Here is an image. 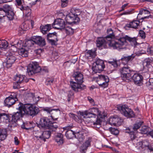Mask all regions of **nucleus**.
Returning <instances> with one entry per match:
<instances>
[{
  "label": "nucleus",
  "instance_id": "1",
  "mask_svg": "<svg viewBox=\"0 0 153 153\" xmlns=\"http://www.w3.org/2000/svg\"><path fill=\"white\" fill-rule=\"evenodd\" d=\"M108 35L105 37L106 39L110 42L108 44L109 46L114 49L118 50L126 49L124 45L127 44L126 41H128L130 43H132L134 45L137 43L136 39L135 37L131 38L127 35L120 37L116 41L111 40L112 38L114 37L113 32L111 29H109L107 30Z\"/></svg>",
  "mask_w": 153,
  "mask_h": 153
},
{
  "label": "nucleus",
  "instance_id": "2",
  "mask_svg": "<svg viewBox=\"0 0 153 153\" xmlns=\"http://www.w3.org/2000/svg\"><path fill=\"white\" fill-rule=\"evenodd\" d=\"M37 126L40 129H48L52 130V131H55L58 127L56 123H52L50 120L47 117L41 118Z\"/></svg>",
  "mask_w": 153,
  "mask_h": 153
},
{
  "label": "nucleus",
  "instance_id": "3",
  "mask_svg": "<svg viewBox=\"0 0 153 153\" xmlns=\"http://www.w3.org/2000/svg\"><path fill=\"white\" fill-rule=\"evenodd\" d=\"M21 108L25 115H27L32 117L37 114L39 111V108L34 104L30 103L24 104L20 102Z\"/></svg>",
  "mask_w": 153,
  "mask_h": 153
},
{
  "label": "nucleus",
  "instance_id": "4",
  "mask_svg": "<svg viewBox=\"0 0 153 153\" xmlns=\"http://www.w3.org/2000/svg\"><path fill=\"white\" fill-rule=\"evenodd\" d=\"M41 70L47 73L48 72V69L46 68L45 67L42 69L36 62L29 64L27 68V72L29 76L39 72Z\"/></svg>",
  "mask_w": 153,
  "mask_h": 153
},
{
  "label": "nucleus",
  "instance_id": "5",
  "mask_svg": "<svg viewBox=\"0 0 153 153\" xmlns=\"http://www.w3.org/2000/svg\"><path fill=\"white\" fill-rule=\"evenodd\" d=\"M118 109L122 114L128 118L134 117L135 114L133 110L125 105H120L117 106Z\"/></svg>",
  "mask_w": 153,
  "mask_h": 153
},
{
  "label": "nucleus",
  "instance_id": "6",
  "mask_svg": "<svg viewBox=\"0 0 153 153\" xmlns=\"http://www.w3.org/2000/svg\"><path fill=\"white\" fill-rule=\"evenodd\" d=\"M136 147L140 150L144 149V150H146L148 152L153 153V143H149L146 140L138 143Z\"/></svg>",
  "mask_w": 153,
  "mask_h": 153
},
{
  "label": "nucleus",
  "instance_id": "7",
  "mask_svg": "<svg viewBox=\"0 0 153 153\" xmlns=\"http://www.w3.org/2000/svg\"><path fill=\"white\" fill-rule=\"evenodd\" d=\"M18 108H17L19 110L16 113H15L13 114H10V117L9 122L13 123H16L18 120H19L21 117H22L23 116L25 115L24 112L21 108H20L21 105L20 102L18 105Z\"/></svg>",
  "mask_w": 153,
  "mask_h": 153
},
{
  "label": "nucleus",
  "instance_id": "8",
  "mask_svg": "<svg viewBox=\"0 0 153 153\" xmlns=\"http://www.w3.org/2000/svg\"><path fill=\"white\" fill-rule=\"evenodd\" d=\"M105 68V65L104 61L98 59H97L93 64L92 69L93 71L96 73L102 71Z\"/></svg>",
  "mask_w": 153,
  "mask_h": 153
},
{
  "label": "nucleus",
  "instance_id": "9",
  "mask_svg": "<svg viewBox=\"0 0 153 153\" xmlns=\"http://www.w3.org/2000/svg\"><path fill=\"white\" fill-rule=\"evenodd\" d=\"M131 71L130 68L126 65L120 69L121 77L124 78L123 80H126L125 79L128 80L131 78Z\"/></svg>",
  "mask_w": 153,
  "mask_h": 153
},
{
  "label": "nucleus",
  "instance_id": "10",
  "mask_svg": "<svg viewBox=\"0 0 153 153\" xmlns=\"http://www.w3.org/2000/svg\"><path fill=\"white\" fill-rule=\"evenodd\" d=\"M73 77L75 78L76 82L70 81L71 86H76L75 84L81 85L83 82V75L79 72H76L74 73L73 75Z\"/></svg>",
  "mask_w": 153,
  "mask_h": 153
},
{
  "label": "nucleus",
  "instance_id": "11",
  "mask_svg": "<svg viewBox=\"0 0 153 153\" xmlns=\"http://www.w3.org/2000/svg\"><path fill=\"white\" fill-rule=\"evenodd\" d=\"M78 15L77 14H74L73 13H69L66 16L65 20L67 23L70 24H76L80 21L79 18L78 17Z\"/></svg>",
  "mask_w": 153,
  "mask_h": 153
},
{
  "label": "nucleus",
  "instance_id": "12",
  "mask_svg": "<svg viewBox=\"0 0 153 153\" xmlns=\"http://www.w3.org/2000/svg\"><path fill=\"white\" fill-rule=\"evenodd\" d=\"M44 111L50 114L52 118L55 120L57 119V117L60 114V111L59 108L53 109L51 108H46L44 109Z\"/></svg>",
  "mask_w": 153,
  "mask_h": 153
},
{
  "label": "nucleus",
  "instance_id": "13",
  "mask_svg": "<svg viewBox=\"0 0 153 153\" xmlns=\"http://www.w3.org/2000/svg\"><path fill=\"white\" fill-rule=\"evenodd\" d=\"M65 23L63 19H56L52 25L53 28L57 29H62L64 28Z\"/></svg>",
  "mask_w": 153,
  "mask_h": 153
},
{
  "label": "nucleus",
  "instance_id": "14",
  "mask_svg": "<svg viewBox=\"0 0 153 153\" xmlns=\"http://www.w3.org/2000/svg\"><path fill=\"white\" fill-rule=\"evenodd\" d=\"M18 101V99L16 95L11 94L9 97L6 98L4 100V105L6 107H10Z\"/></svg>",
  "mask_w": 153,
  "mask_h": 153
},
{
  "label": "nucleus",
  "instance_id": "15",
  "mask_svg": "<svg viewBox=\"0 0 153 153\" xmlns=\"http://www.w3.org/2000/svg\"><path fill=\"white\" fill-rule=\"evenodd\" d=\"M22 41L21 40L17 42L16 47L19 49L18 53L19 54L23 57H26L28 55V52L24 48H22L23 45L22 44Z\"/></svg>",
  "mask_w": 153,
  "mask_h": 153
},
{
  "label": "nucleus",
  "instance_id": "16",
  "mask_svg": "<svg viewBox=\"0 0 153 153\" xmlns=\"http://www.w3.org/2000/svg\"><path fill=\"white\" fill-rule=\"evenodd\" d=\"M47 39L49 43L52 45H55L56 43L58 41L57 33L54 32L48 34L47 35Z\"/></svg>",
  "mask_w": 153,
  "mask_h": 153
},
{
  "label": "nucleus",
  "instance_id": "17",
  "mask_svg": "<svg viewBox=\"0 0 153 153\" xmlns=\"http://www.w3.org/2000/svg\"><path fill=\"white\" fill-rule=\"evenodd\" d=\"M16 59V57L13 55L11 54L7 55L6 59V61L4 63V64H5V66L7 68H10Z\"/></svg>",
  "mask_w": 153,
  "mask_h": 153
},
{
  "label": "nucleus",
  "instance_id": "18",
  "mask_svg": "<svg viewBox=\"0 0 153 153\" xmlns=\"http://www.w3.org/2000/svg\"><path fill=\"white\" fill-rule=\"evenodd\" d=\"M131 78L136 85L141 86L143 85V77L141 74H135Z\"/></svg>",
  "mask_w": 153,
  "mask_h": 153
},
{
  "label": "nucleus",
  "instance_id": "19",
  "mask_svg": "<svg viewBox=\"0 0 153 153\" xmlns=\"http://www.w3.org/2000/svg\"><path fill=\"white\" fill-rule=\"evenodd\" d=\"M122 120L117 116L114 117H110L107 123L111 126H116L120 124Z\"/></svg>",
  "mask_w": 153,
  "mask_h": 153
},
{
  "label": "nucleus",
  "instance_id": "20",
  "mask_svg": "<svg viewBox=\"0 0 153 153\" xmlns=\"http://www.w3.org/2000/svg\"><path fill=\"white\" fill-rule=\"evenodd\" d=\"M110 43V42L106 39L105 37L98 38L97 41V46L98 47H103L105 48L106 45Z\"/></svg>",
  "mask_w": 153,
  "mask_h": 153
},
{
  "label": "nucleus",
  "instance_id": "21",
  "mask_svg": "<svg viewBox=\"0 0 153 153\" xmlns=\"http://www.w3.org/2000/svg\"><path fill=\"white\" fill-rule=\"evenodd\" d=\"M34 43L40 46L43 47L46 44L45 39L40 36H36L33 37Z\"/></svg>",
  "mask_w": 153,
  "mask_h": 153
},
{
  "label": "nucleus",
  "instance_id": "22",
  "mask_svg": "<svg viewBox=\"0 0 153 153\" xmlns=\"http://www.w3.org/2000/svg\"><path fill=\"white\" fill-rule=\"evenodd\" d=\"M52 130H50L49 131H43L41 133V135L37 136V138H39L41 140L45 141L46 139H48L50 137Z\"/></svg>",
  "mask_w": 153,
  "mask_h": 153
},
{
  "label": "nucleus",
  "instance_id": "23",
  "mask_svg": "<svg viewBox=\"0 0 153 153\" xmlns=\"http://www.w3.org/2000/svg\"><path fill=\"white\" fill-rule=\"evenodd\" d=\"M25 76L24 75H17L14 77L13 79L15 82L14 84L17 85H19L20 84L22 83L24 79Z\"/></svg>",
  "mask_w": 153,
  "mask_h": 153
},
{
  "label": "nucleus",
  "instance_id": "24",
  "mask_svg": "<svg viewBox=\"0 0 153 153\" xmlns=\"http://www.w3.org/2000/svg\"><path fill=\"white\" fill-rule=\"evenodd\" d=\"M138 19V20H134L131 22L129 24H127L126 25V27L134 29L138 28V27L139 26L140 21L141 20H140V19Z\"/></svg>",
  "mask_w": 153,
  "mask_h": 153
},
{
  "label": "nucleus",
  "instance_id": "25",
  "mask_svg": "<svg viewBox=\"0 0 153 153\" xmlns=\"http://www.w3.org/2000/svg\"><path fill=\"white\" fill-rule=\"evenodd\" d=\"M79 131H74L69 129L66 131L65 135L66 137L68 139H71L74 137H76L75 134L78 133Z\"/></svg>",
  "mask_w": 153,
  "mask_h": 153
},
{
  "label": "nucleus",
  "instance_id": "26",
  "mask_svg": "<svg viewBox=\"0 0 153 153\" xmlns=\"http://www.w3.org/2000/svg\"><path fill=\"white\" fill-rule=\"evenodd\" d=\"M135 56L134 54H132L131 55L127 56H123V57L121 59L122 63L124 64L127 63L129 61L133 60Z\"/></svg>",
  "mask_w": 153,
  "mask_h": 153
},
{
  "label": "nucleus",
  "instance_id": "27",
  "mask_svg": "<svg viewBox=\"0 0 153 153\" xmlns=\"http://www.w3.org/2000/svg\"><path fill=\"white\" fill-rule=\"evenodd\" d=\"M89 111L93 114V117H95L96 116H99L100 118H102L101 114V112L99 110L98 108H91Z\"/></svg>",
  "mask_w": 153,
  "mask_h": 153
},
{
  "label": "nucleus",
  "instance_id": "28",
  "mask_svg": "<svg viewBox=\"0 0 153 153\" xmlns=\"http://www.w3.org/2000/svg\"><path fill=\"white\" fill-rule=\"evenodd\" d=\"M51 28V25L50 24H47L45 26H41L40 27L41 32L43 34L46 33L47 32L49 31Z\"/></svg>",
  "mask_w": 153,
  "mask_h": 153
},
{
  "label": "nucleus",
  "instance_id": "29",
  "mask_svg": "<svg viewBox=\"0 0 153 153\" xmlns=\"http://www.w3.org/2000/svg\"><path fill=\"white\" fill-rule=\"evenodd\" d=\"M20 9L23 11L27 16H29L31 13V10L28 6L24 7H20Z\"/></svg>",
  "mask_w": 153,
  "mask_h": 153
},
{
  "label": "nucleus",
  "instance_id": "30",
  "mask_svg": "<svg viewBox=\"0 0 153 153\" xmlns=\"http://www.w3.org/2000/svg\"><path fill=\"white\" fill-rule=\"evenodd\" d=\"M7 135V132L5 129H0V140H5Z\"/></svg>",
  "mask_w": 153,
  "mask_h": 153
},
{
  "label": "nucleus",
  "instance_id": "31",
  "mask_svg": "<svg viewBox=\"0 0 153 153\" xmlns=\"http://www.w3.org/2000/svg\"><path fill=\"white\" fill-rule=\"evenodd\" d=\"M62 137V134L60 133H57L55 136L54 140L59 144H61L63 143Z\"/></svg>",
  "mask_w": 153,
  "mask_h": 153
},
{
  "label": "nucleus",
  "instance_id": "32",
  "mask_svg": "<svg viewBox=\"0 0 153 153\" xmlns=\"http://www.w3.org/2000/svg\"><path fill=\"white\" fill-rule=\"evenodd\" d=\"M90 146V142L89 140H86L81 147L80 149L83 152L87 150L88 147Z\"/></svg>",
  "mask_w": 153,
  "mask_h": 153
},
{
  "label": "nucleus",
  "instance_id": "33",
  "mask_svg": "<svg viewBox=\"0 0 153 153\" xmlns=\"http://www.w3.org/2000/svg\"><path fill=\"white\" fill-rule=\"evenodd\" d=\"M34 43V41L33 39V37L31 40H26L24 44L23 45L24 47L29 48L33 46Z\"/></svg>",
  "mask_w": 153,
  "mask_h": 153
},
{
  "label": "nucleus",
  "instance_id": "34",
  "mask_svg": "<svg viewBox=\"0 0 153 153\" xmlns=\"http://www.w3.org/2000/svg\"><path fill=\"white\" fill-rule=\"evenodd\" d=\"M140 46H144L145 48H147V52L149 54H150L151 55H153V47H151L148 48L149 45L148 44L142 43L140 45Z\"/></svg>",
  "mask_w": 153,
  "mask_h": 153
},
{
  "label": "nucleus",
  "instance_id": "35",
  "mask_svg": "<svg viewBox=\"0 0 153 153\" xmlns=\"http://www.w3.org/2000/svg\"><path fill=\"white\" fill-rule=\"evenodd\" d=\"M100 78L105 81L104 82H103L102 83L99 84L100 86L102 85H105V86H108V83L109 81V79L108 77L107 76L105 75H102L100 76Z\"/></svg>",
  "mask_w": 153,
  "mask_h": 153
},
{
  "label": "nucleus",
  "instance_id": "36",
  "mask_svg": "<svg viewBox=\"0 0 153 153\" xmlns=\"http://www.w3.org/2000/svg\"><path fill=\"white\" fill-rule=\"evenodd\" d=\"M10 116L5 113L0 114V120H2L3 121L5 120H8L9 121Z\"/></svg>",
  "mask_w": 153,
  "mask_h": 153
},
{
  "label": "nucleus",
  "instance_id": "37",
  "mask_svg": "<svg viewBox=\"0 0 153 153\" xmlns=\"http://www.w3.org/2000/svg\"><path fill=\"white\" fill-rule=\"evenodd\" d=\"M8 46V43L7 41L4 40H0V48H5Z\"/></svg>",
  "mask_w": 153,
  "mask_h": 153
},
{
  "label": "nucleus",
  "instance_id": "38",
  "mask_svg": "<svg viewBox=\"0 0 153 153\" xmlns=\"http://www.w3.org/2000/svg\"><path fill=\"white\" fill-rule=\"evenodd\" d=\"M81 114L84 117L86 118H90L93 117V114L90 113V111H85L82 112Z\"/></svg>",
  "mask_w": 153,
  "mask_h": 153
},
{
  "label": "nucleus",
  "instance_id": "39",
  "mask_svg": "<svg viewBox=\"0 0 153 153\" xmlns=\"http://www.w3.org/2000/svg\"><path fill=\"white\" fill-rule=\"evenodd\" d=\"M143 122L142 121H140L134 125V126L132 128L133 131H136L139 129L142 125Z\"/></svg>",
  "mask_w": 153,
  "mask_h": 153
},
{
  "label": "nucleus",
  "instance_id": "40",
  "mask_svg": "<svg viewBox=\"0 0 153 153\" xmlns=\"http://www.w3.org/2000/svg\"><path fill=\"white\" fill-rule=\"evenodd\" d=\"M65 32L68 35L72 34L74 33L73 29L70 27H67L64 28Z\"/></svg>",
  "mask_w": 153,
  "mask_h": 153
},
{
  "label": "nucleus",
  "instance_id": "41",
  "mask_svg": "<svg viewBox=\"0 0 153 153\" xmlns=\"http://www.w3.org/2000/svg\"><path fill=\"white\" fill-rule=\"evenodd\" d=\"M54 83V79L53 78H48L45 82V84L47 85H53Z\"/></svg>",
  "mask_w": 153,
  "mask_h": 153
},
{
  "label": "nucleus",
  "instance_id": "42",
  "mask_svg": "<svg viewBox=\"0 0 153 153\" xmlns=\"http://www.w3.org/2000/svg\"><path fill=\"white\" fill-rule=\"evenodd\" d=\"M85 55L87 57H91L93 58L95 56V53L94 51L91 50H89L86 52Z\"/></svg>",
  "mask_w": 153,
  "mask_h": 153
},
{
  "label": "nucleus",
  "instance_id": "43",
  "mask_svg": "<svg viewBox=\"0 0 153 153\" xmlns=\"http://www.w3.org/2000/svg\"><path fill=\"white\" fill-rule=\"evenodd\" d=\"M108 62L110 64L113 65L114 67L116 68L118 66L117 60L116 59H110V60L108 61Z\"/></svg>",
  "mask_w": 153,
  "mask_h": 153
},
{
  "label": "nucleus",
  "instance_id": "44",
  "mask_svg": "<svg viewBox=\"0 0 153 153\" xmlns=\"http://www.w3.org/2000/svg\"><path fill=\"white\" fill-rule=\"evenodd\" d=\"M14 12L11 11L8 12L7 17L10 20H12L14 18Z\"/></svg>",
  "mask_w": 153,
  "mask_h": 153
},
{
  "label": "nucleus",
  "instance_id": "45",
  "mask_svg": "<svg viewBox=\"0 0 153 153\" xmlns=\"http://www.w3.org/2000/svg\"><path fill=\"white\" fill-rule=\"evenodd\" d=\"M149 128L146 126H143L141 129V133L142 134H146L148 132Z\"/></svg>",
  "mask_w": 153,
  "mask_h": 153
},
{
  "label": "nucleus",
  "instance_id": "46",
  "mask_svg": "<svg viewBox=\"0 0 153 153\" xmlns=\"http://www.w3.org/2000/svg\"><path fill=\"white\" fill-rule=\"evenodd\" d=\"M101 120L98 119H97L96 121L95 122H93V125L94 127H96L97 128H99L101 126Z\"/></svg>",
  "mask_w": 153,
  "mask_h": 153
},
{
  "label": "nucleus",
  "instance_id": "47",
  "mask_svg": "<svg viewBox=\"0 0 153 153\" xmlns=\"http://www.w3.org/2000/svg\"><path fill=\"white\" fill-rule=\"evenodd\" d=\"M144 14H147L149 15L145 16H144L143 17H142L140 19V20H142V21H141V22H142L143 21L144 19H149V18L151 17V16L150 15V13L149 11L146 10V11H144Z\"/></svg>",
  "mask_w": 153,
  "mask_h": 153
},
{
  "label": "nucleus",
  "instance_id": "48",
  "mask_svg": "<svg viewBox=\"0 0 153 153\" xmlns=\"http://www.w3.org/2000/svg\"><path fill=\"white\" fill-rule=\"evenodd\" d=\"M85 87H71V89L76 92L80 91L84 89Z\"/></svg>",
  "mask_w": 153,
  "mask_h": 153
},
{
  "label": "nucleus",
  "instance_id": "49",
  "mask_svg": "<svg viewBox=\"0 0 153 153\" xmlns=\"http://www.w3.org/2000/svg\"><path fill=\"white\" fill-rule=\"evenodd\" d=\"M110 130L112 134L115 135L118 134L119 132L118 130L114 128H110Z\"/></svg>",
  "mask_w": 153,
  "mask_h": 153
},
{
  "label": "nucleus",
  "instance_id": "50",
  "mask_svg": "<svg viewBox=\"0 0 153 153\" xmlns=\"http://www.w3.org/2000/svg\"><path fill=\"white\" fill-rule=\"evenodd\" d=\"M139 35L142 38L144 39L146 37V35L145 32L142 30H140L139 31Z\"/></svg>",
  "mask_w": 153,
  "mask_h": 153
},
{
  "label": "nucleus",
  "instance_id": "51",
  "mask_svg": "<svg viewBox=\"0 0 153 153\" xmlns=\"http://www.w3.org/2000/svg\"><path fill=\"white\" fill-rule=\"evenodd\" d=\"M3 8L8 12L11 11L12 9V7L11 6L6 4L3 6Z\"/></svg>",
  "mask_w": 153,
  "mask_h": 153
},
{
  "label": "nucleus",
  "instance_id": "52",
  "mask_svg": "<svg viewBox=\"0 0 153 153\" xmlns=\"http://www.w3.org/2000/svg\"><path fill=\"white\" fill-rule=\"evenodd\" d=\"M152 62V60L149 58H146L144 60V63H146V65H149Z\"/></svg>",
  "mask_w": 153,
  "mask_h": 153
},
{
  "label": "nucleus",
  "instance_id": "53",
  "mask_svg": "<svg viewBox=\"0 0 153 153\" xmlns=\"http://www.w3.org/2000/svg\"><path fill=\"white\" fill-rule=\"evenodd\" d=\"M134 131L132 128V127H130L126 128L125 130V132L128 133H129V134L131 133V132H133Z\"/></svg>",
  "mask_w": 153,
  "mask_h": 153
},
{
  "label": "nucleus",
  "instance_id": "54",
  "mask_svg": "<svg viewBox=\"0 0 153 153\" xmlns=\"http://www.w3.org/2000/svg\"><path fill=\"white\" fill-rule=\"evenodd\" d=\"M62 2L61 6L62 7H66L68 3V0L66 1L65 0H61Z\"/></svg>",
  "mask_w": 153,
  "mask_h": 153
},
{
  "label": "nucleus",
  "instance_id": "55",
  "mask_svg": "<svg viewBox=\"0 0 153 153\" xmlns=\"http://www.w3.org/2000/svg\"><path fill=\"white\" fill-rule=\"evenodd\" d=\"M129 135L131 140H134L136 138V135L134 134V131L133 132H131V133Z\"/></svg>",
  "mask_w": 153,
  "mask_h": 153
},
{
  "label": "nucleus",
  "instance_id": "56",
  "mask_svg": "<svg viewBox=\"0 0 153 153\" xmlns=\"http://www.w3.org/2000/svg\"><path fill=\"white\" fill-rule=\"evenodd\" d=\"M16 1L17 3V6H18V7L20 9V7H24L22 5L21 0H16Z\"/></svg>",
  "mask_w": 153,
  "mask_h": 153
},
{
  "label": "nucleus",
  "instance_id": "57",
  "mask_svg": "<svg viewBox=\"0 0 153 153\" xmlns=\"http://www.w3.org/2000/svg\"><path fill=\"white\" fill-rule=\"evenodd\" d=\"M88 100L89 101L90 103L93 105H94V100L92 99L91 97H88Z\"/></svg>",
  "mask_w": 153,
  "mask_h": 153
},
{
  "label": "nucleus",
  "instance_id": "58",
  "mask_svg": "<svg viewBox=\"0 0 153 153\" xmlns=\"http://www.w3.org/2000/svg\"><path fill=\"white\" fill-rule=\"evenodd\" d=\"M26 30V29H23L22 27H19L18 29V31L21 33L23 34L24 33L25 31Z\"/></svg>",
  "mask_w": 153,
  "mask_h": 153
},
{
  "label": "nucleus",
  "instance_id": "59",
  "mask_svg": "<svg viewBox=\"0 0 153 153\" xmlns=\"http://www.w3.org/2000/svg\"><path fill=\"white\" fill-rule=\"evenodd\" d=\"M148 85L153 86V78L150 79L149 80V82L147 83Z\"/></svg>",
  "mask_w": 153,
  "mask_h": 153
},
{
  "label": "nucleus",
  "instance_id": "60",
  "mask_svg": "<svg viewBox=\"0 0 153 153\" xmlns=\"http://www.w3.org/2000/svg\"><path fill=\"white\" fill-rule=\"evenodd\" d=\"M14 142L15 145H17L19 144V141L18 138L16 137H15L14 138Z\"/></svg>",
  "mask_w": 153,
  "mask_h": 153
},
{
  "label": "nucleus",
  "instance_id": "61",
  "mask_svg": "<svg viewBox=\"0 0 153 153\" xmlns=\"http://www.w3.org/2000/svg\"><path fill=\"white\" fill-rule=\"evenodd\" d=\"M26 125L27 124H25L23 123L21 127L23 129H26V130H28L30 128H26Z\"/></svg>",
  "mask_w": 153,
  "mask_h": 153
},
{
  "label": "nucleus",
  "instance_id": "62",
  "mask_svg": "<svg viewBox=\"0 0 153 153\" xmlns=\"http://www.w3.org/2000/svg\"><path fill=\"white\" fill-rule=\"evenodd\" d=\"M12 0H0V4L11 1Z\"/></svg>",
  "mask_w": 153,
  "mask_h": 153
},
{
  "label": "nucleus",
  "instance_id": "63",
  "mask_svg": "<svg viewBox=\"0 0 153 153\" xmlns=\"http://www.w3.org/2000/svg\"><path fill=\"white\" fill-rule=\"evenodd\" d=\"M146 11V9H143L142 10H140V12H139V14H138V16H137V19H139V18H138V17H139V15H142L143 14H144V11Z\"/></svg>",
  "mask_w": 153,
  "mask_h": 153
},
{
  "label": "nucleus",
  "instance_id": "64",
  "mask_svg": "<svg viewBox=\"0 0 153 153\" xmlns=\"http://www.w3.org/2000/svg\"><path fill=\"white\" fill-rule=\"evenodd\" d=\"M69 116L71 117L74 119L76 118V115L73 113H70L69 114Z\"/></svg>",
  "mask_w": 153,
  "mask_h": 153
}]
</instances>
